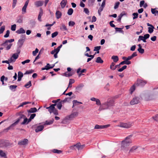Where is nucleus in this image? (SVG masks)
I'll list each match as a JSON object with an SVG mask.
<instances>
[{"label":"nucleus","instance_id":"59","mask_svg":"<svg viewBox=\"0 0 158 158\" xmlns=\"http://www.w3.org/2000/svg\"><path fill=\"white\" fill-rule=\"evenodd\" d=\"M33 72L34 71L32 70L29 71H27L26 72V73H24V74H31L33 73Z\"/></svg>","mask_w":158,"mask_h":158},{"label":"nucleus","instance_id":"40","mask_svg":"<svg viewBox=\"0 0 158 158\" xmlns=\"http://www.w3.org/2000/svg\"><path fill=\"white\" fill-rule=\"evenodd\" d=\"M28 119L26 117L24 118L23 121L21 123V124L24 125L25 124H27V122Z\"/></svg>","mask_w":158,"mask_h":158},{"label":"nucleus","instance_id":"19","mask_svg":"<svg viewBox=\"0 0 158 158\" xmlns=\"http://www.w3.org/2000/svg\"><path fill=\"white\" fill-rule=\"evenodd\" d=\"M3 22H1L0 23V27L2 25V24ZM5 26H2L0 28V34H1L5 30Z\"/></svg>","mask_w":158,"mask_h":158},{"label":"nucleus","instance_id":"50","mask_svg":"<svg viewBox=\"0 0 158 158\" xmlns=\"http://www.w3.org/2000/svg\"><path fill=\"white\" fill-rule=\"evenodd\" d=\"M16 25L14 24L11 26V30L12 31H15L16 30Z\"/></svg>","mask_w":158,"mask_h":158},{"label":"nucleus","instance_id":"36","mask_svg":"<svg viewBox=\"0 0 158 158\" xmlns=\"http://www.w3.org/2000/svg\"><path fill=\"white\" fill-rule=\"evenodd\" d=\"M19 122V119H17V120L13 123L10 126L11 127H13L16 125Z\"/></svg>","mask_w":158,"mask_h":158},{"label":"nucleus","instance_id":"13","mask_svg":"<svg viewBox=\"0 0 158 158\" xmlns=\"http://www.w3.org/2000/svg\"><path fill=\"white\" fill-rule=\"evenodd\" d=\"M35 5L37 7L42 6L44 4V2L42 1H38L35 2Z\"/></svg>","mask_w":158,"mask_h":158},{"label":"nucleus","instance_id":"55","mask_svg":"<svg viewBox=\"0 0 158 158\" xmlns=\"http://www.w3.org/2000/svg\"><path fill=\"white\" fill-rule=\"evenodd\" d=\"M101 48V46H96L94 48V51H99Z\"/></svg>","mask_w":158,"mask_h":158},{"label":"nucleus","instance_id":"35","mask_svg":"<svg viewBox=\"0 0 158 158\" xmlns=\"http://www.w3.org/2000/svg\"><path fill=\"white\" fill-rule=\"evenodd\" d=\"M52 152L54 153L60 154L62 152V151L56 149H54L52 151Z\"/></svg>","mask_w":158,"mask_h":158},{"label":"nucleus","instance_id":"1","mask_svg":"<svg viewBox=\"0 0 158 158\" xmlns=\"http://www.w3.org/2000/svg\"><path fill=\"white\" fill-rule=\"evenodd\" d=\"M132 136V135H128L121 141V148L124 152H126L128 151L127 147L132 143V140L131 139Z\"/></svg>","mask_w":158,"mask_h":158},{"label":"nucleus","instance_id":"2","mask_svg":"<svg viewBox=\"0 0 158 158\" xmlns=\"http://www.w3.org/2000/svg\"><path fill=\"white\" fill-rule=\"evenodd\" d=\"M158 87L154 88L153 90L146 94L145 95V98L147 101H150L154 99V96L158 94V91L156 90Z\"/></svg>","mask_w":158,"mask_h":158},{"label":"nucleus","instance_id":"53","mask_svg":"<svg viewBox=\"0 0 158 158\" xmlns=\"http://www.w3.org/2000/svg\"><path fill=\"white\" fill-rule=\"evenodd\" d=\"M23 76V74L21 71H19L18 73V77L22 78Z\"/></svg>","mask_w":158,"mask_h":158},{"label":"nucleus","instance_id":"34","mask_svg":"<svg viewBox=\"0 0 158 158\" xmlns=\"http://www.w3.org/2000/svg\"><path fill=\"white\" fill-rule=\"evenodd\" d=\"M73 11V10L72 8H70L68 11L67 14L68 15H70L72 14Z\"/></svg>","mask_w":158,"mask_h":158},{"label":"nucleus","instance_id":"16","mask_svg":"<svg viewBox=\"0 0 158 158\" xmlns=\"http://www.w3.org/2000/svg\"><path fill=\"white\" fill-rule=\"evenodd\" d=\"M16 32L18 34H20L24 33L25 31L23 28H20L19 30H17Z\"/></svg>","mask_w":158,"mask_h":158},{"label":"nucleus","instance_id":"58","mask_svg":"<svg viewBox=\"0 0 158 158\" xmlns=\"http://www.w3.org/2000/svg\"><path fill=\"white\" fill-rule=\"evenodd\" d=\"M43 14V11L42 9L41 8H40V11L39 13V15L41 16H42Z\"/></svg>","mask_w":158,"mask_h":158},{"label":"nucleus","instance_id":"44","mask_svg":"<svg viewBox=\"0 0 158 158\" xmlns=\"http://www.w3.org/2000/svg\"><path fill=\"white\" fill-rule=\"evenodd\" d=\"M132 15L134 16L133 19H134L138 17V14L137 13H134L132 14Z\"/></svg>","mask_w":158,"mask_h":158},{"label":"nucleus","instance_id":"33","mask_svg":"<svg viewBox=\"0 0 158 158\" xmlns=\"http://www.w3.org/2000/svg\"><path fill=\"white\" fill-rule=\"evenodd\" d=\"M31 86V81H29L28 82H27L26 84L24 86L26 88H28L30 86Z\"/></svg>","mask_w":158,"mask_h":158},{"label":"nucleus","instance_id":"39","mask_svg":"<svg viewBox=\"0 0 158 158\" xmlns=\"http://www.w3.org/2000/svg\"><path fill=\"white\" fill-rule=\"evenodd\" d=\"M50 64H47V65L46 66H45V67L44 68H42V70H44L45 69H46L47 70H48L49 69H48V68H50V67L49 66H50Z\"/></svg>","mask_w":158,"mask_h":158},{"label":"nucleus","instance_id":"46","mask_svg":"<svg viewBox=\"0 0 158 158\" xmlns=\"http://www.w3.org/2000/svg\"><path fill=\"white\" fill-rule=\"evenodd\" d=\"M120 4V2H118L115 3V5L114 7V8L115 9H117L119 5Z\"/></svg>","mask_w":158,"mask_h":158},{"label":"nucleus","instance_id":"22","mask_svg":"<svg viewBox=\"0 0 158 158\" xmlns=\"http://www.w3.org/2000/svg\"><path fill=\"white\" fill-rule=\"evenodd\" d=\"M19 53L20 51H19L17 53H14L12 55L11 57H13L14 59H15V60H16L18 58L19 56Z\"/></svg>","mask_w":158,"mask_h":158},{"label":"nucleus","instance_id":"3","mask_svg":"<svg viewBox=\"0 0 158 158\" xmlns=\"http://www.w3.org/2000/svg\"><path fill=\"white\" fill-rule=\"evenodd\" d=\"M114 104V102L113 101H110L109 102H105L102 104L99 107V110L101 111L102 110L109 108L110 107L113 106Z\"/></svg>","mask_w":158,"mask_h":158},{"label":"nucleus","instance_id":"9","mask_svg":"<svg viewBox=\"0 0 158 158\" xmlns=\"http://www.w3.org/2000/svg\"><path fill=\"white\" fill-rule=\"evenodd\" d=\"M110 126V124H107L105 125H96L94 127V129H101L106 128Z\"/></svg>","mask_w":158,"mask_h":158},{"label":"nucleus","instance_id":"56","mask_svg":"<svg viewBox=\"0 0 158 158\" xmlns=\"http://www.w3.org/2000/svg\"><path fill=\"white\" fill-rule=\"evenodd\" d=\"M26 116L24 114H23L22 115H21L20 116H19V118L17 119H19V122L20 121V119L21 118H24Z\"/></svg>","mask_w":158,"mask_h":158},{"label":"nucleus","instance_id":"24","mask_svg":"<svg viewBox=\"0 0 158 158\" xmlns=\"http://www.w3.org/2000/svg\"><path fill=\"white\" fill-rule=\"evenodd\" d=\"M152 13L155 15H158V10H156L155 9L152 8L151 9Z\"/></svg>","mask_w":158,"mask_h":158},{"label":"nucleus","instance_id":"42","mask_svg":"<svg viewBox=\"0 0 158 158\" xmlns=\"http://www.w3.org/2000/svg\"><path fill=\"white\" fill-rule=\"evenodd\" d=\"M137 50L139 52V53L141 54L144 53V49L142 48H139Z\"/></svg>","mask_w":158,"mask_h":158},{"label":"nucleus","instance_id":"31","mask_svg":"<svg viewBox=\"0 0 158 158\" xmlns=\"http://www.w3.org/2000/svg\"><path fill=\"white\" fill-rule=\"evenodd\" d=\"M148 32L150 33H151L153 32V31L154 30L153 29H154V27L153 26V27H148Z\"/></svg>","mask_w":158,"mask_h":158},{"label":"nucleus","instance_id":"38","mask_svg":"<svg viewBox=\"0 0 158 158\" xmlns=\"http://www.w3.org/2000/svg\"><path fill=\"white\" fill-rule=\"evenodd\" d=\"M127 68V65H124L123 67H122L121 68L119 69L118 70V71L119 72H121L124 70L125 69H126Z\"/></svg>","mask_w":158,"mask_h":158},{"label":"nucleus","instance_id":"12","mask_svg":"<svg viewBox=\"0 0 158 158\" xmlns=\"http://www.w3.org/2000/svg\"><path fill=\"white\" fill-rule=\"evenodd\" d=\"M28 141L27 139H25L23 140L19 141L18 144L20 145H25L27 143Z\"/></svg>","mask_w":158,"mask_h":158},{"label":"nucleus","instance_id":"48","mask_svg":"<svg viewBox=\"0 0 158 158\" xmlns=\"http://www.w3.org/2000/svg\"><path fill=\"white\" fill-rule=\"evenodd\" d=\"M52 113H53L55 115H58V110L56 109L55 108L52 111Z\"/></svg>","mask_w":158,"mask_h":158},{"label":"nucleus","instance_id":"11","mask_svg":"<svg viewBox=\"0 0 158 158\" xmlns=\"http://www.w3.org/2000/svg\"><path fill=\"white\" fill-rule=\"evenodd\" d=\"M139 147V146L137 145L132 146L130 149L129 153H134Z\"/></svg>","mask_w":158,"mask_h":158},{"label":"nucleus","instance_id":"26","mask_svg":"<svg viewBox=\"0 0 158 158\" xmlns=\"http://www.w3.org/2000/svg\"><path fill=\"white\" fill-rule=\"evenodd\" d=\"M0 156L4 158H7L6 153L2 150H0Z\"/></svg>","mask_w":158,"mask_h":158},{"label":"nucleus","instance_id":"21","mask_svg":"<svg viewBox=\"0 0 158 158\" xmlns=\"http://www.w3.org/2000/svg\"><path fill=\"white\" fill-rule=\"evenodd\" d=\"M111 59L113 60L114 62L116 63L118 60V57L117 56H113L111 57Z\"/></svg>","mask_w":158,"mask_h":158},{"label":"nucleus","instance_id":"57","mask_svg":"<svg viewBox=\"0 0 158 158\" xmlns=\"http://www.w3.org/2000/svg\"><path fill=\"white\" fill-rule=\"evenodd\" d=\"M30 61V60L27 59L25 60L22 62V64H24L26 63H29Z\"/></svg>","mask_w":158,"mask_h":158},{"label":"nucleus","instance_id":"45","mask_svg":"<svg viewBox=\"0 0 158 158\" xmlns=\"http://www.w3.org/2000/svg\"><path fill=\"white\" fill-rule=\"evenodd\" d=\"M58 34V32L57 31H55L52 34V37L54 38V37L56 36Z\"/></svg>","mask_w":158,"mask_h":158},{"label":"nucleus","instance_id":"43","mask_svg":"<svg viewBox=\"0 0 158 158\" xmlns=\"http://www.w3.org/2000/svg\"><path fill=\"white\" fill-rule=\"evenodd\" d=\"M56 105H57V107L58 109L60 110L61 109L62 105L61 102L58 103L57 104H56Z\"/></svg>","mask_w":158,"mask_h":158},{"label":"nucleus","instance_id":"7","mask_svg":"<svg viewBox=\"0 0 158 158\" xmlns=\"http://www.w3.org/2000/svg\"><path fill=\"white\" fill-rule=\"evenodd\" d=\"M147 83L146 81L142 80H137L135 85L136 86H144Z\"/></svg>","mask_w":158,"mask_h":158},{"label":"nucleus","instance_id":"18","mask_svg":"<svg viewBox=\"0 0 158 158\" xmlns=\"http://www.w3.org/2000/svg\"><path fill=\"white\" fill-rule=\"evenodd\" d=\"M56 105V104H53L50 106V108L49 110V112L50 113H52V111L55 109V106Z\"/></svg>","mask_w":158,"mask_h":158},{"label":"nucleus","instance_id":"63","mask_svg":"<svg viewBox=\"0 0 158 158\" xmlns=\"http://www.w3.org/2000/svg\"><path fill=\"white\" fill-rule=\"evenodd\" d=\"M144 38L145 39H147L150 36V35L148 34H146L145 35H144Z\"/></svg>","mask_w":158,"mask_h":158},{"label":"nucleus","instance_id":"37","mask_svg":"<svg viewBox=\"0 0 158 158\" xmlns=\"http://www.w3.org/2000/svg\"><path fill=\"white\" fill-rule=\"evenodd\" d=\"M95 0H89L88 2V5L89 6H92L94 3Z\"/></svg>","mask_w":158,"mask_h":158},{"label":"nucleus","instance_id":"60","mask_svg":"<svg viewBox=\"0 0 158 158\" xmlns=\"http://www.w3.org/2000/svg\"><path fill=\"white\" fill-rule=\"evenodd\" d=\"M84 11L86 14H89V10L87 8H84Z\"/></svg>","mask_w":158,"mask_h":158},{"label":"nucleus","instance_id":"41","mask_svg":"<svg viewBox=\"0 0 158 158\" xmlns=\"http://www.w3.org/2000/svg\"><path fill=\"white\" fill-rule=\"evenodd\" d=\"M155 121L158 122V114L153 116L152 118Z\"/></svg>","mask_w":158,"mask_h":158},{"label":"nucleus","instance_id":"32","mask_svg":"<svg viewBox=\"0 0 158 158\" xmlns=\"http://www.w3.org/2000/svg\"><path fill=\"white\" fill-rule=\"evenodd\" d=\"M115 64L114 62H112L110 66V69L112 70H114L116 69V67H115Z\"/></svg>","mask_w":158,"mask_h":158},{"label":"nucleus","instance_id":"30","mask_svg":"<svg viewBox=\"0 0 158 158\" xmlns=\"http://www.w3.org/2000/svg\"><path fill=\"white\" fill-rule=\"evenodd\" d=\"M135 85H133L130 89V93L132 94L135 89Z\"/></svg>","mask_w":158,"mask_h":158},{"label":"nucleus","instance_id":"15","mask_svg":"<svg viewBox=\"0 0 158 158\" xmlns=\"http://www.w3.org/2000/svg\"><path fill=\"white\" fill-rule=\"evenodd\" d=\"M67 3V1L66 0H63L60 2V5L62 8H64L66 4Z\"/></svg>","mask_w":158,"mask_h":158},{"label":"nucleus","instance_id":"25","mask_svg":"<svg viewBox=\"0 0 158 158\" xmlns=\"http://www.w3.org/2000/svg\"><path fill=\"white\" fill-rule=\"evenodd\" d=\"M95 61L97 63L101 64L103 62V61L102 59L100 57H97Z\"/></svg>","mask_w":158,"mask_h":158},{"label":"nucleus","instance_id":"10","mask_svg":"<svg viewBox=\"0 0 158 158\" xmlns=\"http://www.w3.org/2000/svg\"><path fill=\"white\" fill-rule=\"evenodd\" d=\"M30 0H27L25 2L24 6L22 8V14H24L26 12V8Z\"/></svg>","mask_w":158,"mask_h":158},{"label":"nucleus","instance_id":"23","mask_svg":"<svg viewBox=\"0 0 158 158\" xmlns=\"http://www.w3.org/2000/svg\"><path fill=\"white\" fill-rule=\"evenodd\" d=\"M37 110L35 107L31 108L28 111V112L30 113H33L36 112Z\"/></svg>","mask_w":158,"mask_h":158},{"label":"nucleus","instance_id":"14","mask_svg":"<svg viewBox=\"0 0 158 158\" xmlns=\"http://www.w3.org/2000/svg\"><path fill=\"white\" fill-rule=\"evenodd\" d=\"M44 127L43 125H40L37 127L35 130L36 132H38L39 131H42L44 129Z\"/></svg>","mask_w":158,"mask_h":158},{"label":"nucleus","instance_id":"28","mask_svg":"<svg viewBox=\"0 0 158 158\" xmlns=\"http://www.w3.org/2000/svg\"><path fill=\"white\" fill-rule=\"evenodd\" d=\"M61 26L60 28V29L63 31H67V29L66 26L64 24H61Z\"/></svg>","mask_w":158,"mask_h":158},{"label":"nucleus","instance_id":"8","mask_svg":"<svg viewBox=\"0 0 158 158\" xmlns=\"http://www.w3.org/2000/svg\"><path fill=\"white\" fill-rule=\"evenodd\" d=\"M140 102V98L138 97H135L133 98L130 102V104L131 105L137 104Z\"/></svg>","mask_w":158,"mask_h":158},{"label":"nucleus","instance_id":"54","mask_svg":"<svg viewBox=\"0 0 158 158\" xmlns=\"http://www.w3.org/2000/svg\"><path fill=\"white\" fill-rule=\"evenodd\" d=\"M8 61H9V63H12L14 62L15 61V59H14L13 57H11L8 60Z\"/></svg>","mask_w":158,"mask_h":158},{"label":"nucleus","instance_id":"49","mask_svg":"<svg viewBox=\"0 0 158 158\" xmlns=\"http://www.w3.org/2000/svg\"><path fill=\"white\" fill-rule=\"evenodd\" d=\"M75 24V23L72 21H70L69 23V25L70 26H73Z\"/></svg>","mask_w":158,"mask_h":158},{"label":"nucleus","instance_id":"17","mask_svg":"<svg viewBox=\"0 0 158 158\" xmlns=\"http://www.w3.org/2000/svg\"><path fill=\"white\" fill-rule=\"evenodd\" d=\"M55 14L56 17L57 19L60 18L62 15L61 13L59 10H57L56 11Z\"/></svg>","mask_w":158,"mask_h":158},{"label":"nucleus","instance_id":"62","mask_svg":"<svg viewBox=\"0 0 158 158\" xmlns=\"http://www.w3.org/2000/svg\"><path fill=\"white\" fill-rule=\"evenodd\" d=\"M68 118H69V119L71 120L72 119L75 118V117L74 116V115H73V114H71L70 115H69V116Z\"/></svg>","mask_w":158,"mask_h":158},{"label":"nucleus","instance_id":"51","mask_svg":"<svg viewBox=\"0 0 158 158\" xmlns=\"http://www.w3.org/2000/svg\"><path fill=\"white\" fill-rule=\"evenodd\" d=\"M10 34V31L8 30H7L6 32V34L4 36L5 38H7L9 37Z\"/></svg>","mask_w":158,"mask_h":158},{"label":"nucleus","instance_id":"20","mask_svg":"<svg viewBox=\"0 0 158 158\" xmlns=\"http://www.w3.org/2000/svg\"><path fill=\"white\" fill-rule=\"evenodd\" d=\"M16 85H11L9 86V88L10 89L13 91H15L17 87Z\"/></svg>","mask_w":158,"mask_h":158},{"label":"nucleus","instance_id":"29","mask_svg":"<svg viewBox=\"0 0 158 158\" xmlns=\"http://www.w3.org/2000/svg\"><path fill=\"white\" fill-rule=\"evenodd\" d=\"M24 41L21 39L19 40L18 44L19 47H21L23 45Z\"/></svg>","mask_w":158,"mask_h":158},{"label":"nucleus","instance_id":"27","mask_svg":"<svg viewBox=\"0 0 158 158\" xmlns=\"http://www.w3.org/2000/svg\"><path fill=\"white\" fill-rule=\"evenodd\" d=\"M23 16H19L17 19V22L18 23H22L23 22Z\"/></svg>","mask_w":158,"mask_h":158},{"label":"nucleus","instance_id":"4","mask_svg":"<svg viewBox=\"0 0 158 158\" xmlns=\"http://www.w3.org/2000/svg\"><path fill=\"white\" fill-rule=\"evenodd\" d=\"M14 40V39L7 40L4 43L2 44L1 45L5 47L6 50H9L10 48L12 45L11 43L13 42Z\"/></svg>","mask_w":158,"mask_h":158},{"label":"nucleus","instance_id":"61","mask_svg":"<svg viewBox=\"0 0 158 158\" xmlns=\"http://www.w3.org/2000/svg\"><path fill=\"white\" fill-rule=\"evenodd\" d=\"M156 36H154L152 37L151 38V40L154 41L156 40Z\"/></svg>","mask_w":158,"mask_h":158},{"label":"nucleus","instance_id":"6","mask_svg":"<svg viewBox=\"0 0 158 158\" xmlns=\"http://www.w3.org/2000/svg\"><path fill=\"white\" fill-rule=\"evenodd\" d=\"M133 125L134 123L132 122H129L127 123H121L118 126L125 128H129L131 127Z\"/></svg>","mask_w":158,"mask_h":158},{"label":"nucleus","instance_id":"47","mask_svg":"<svg viewBox=\"0 0 158 158\" xmlns=\"http://www.w3.org/2000/svg\"><path fill=\"white\" fill-rule=\"evenodd\" d=\"M38 52H39V50L37 48H36L35 49V51H33V52H32L33 55L34 56H35L36 55V54Z\"/></svg>","mask_w":158,"mask_h":158},{"label":"nucleus","instance_id":"5","mask_svg":"<svg viewBox=\"0 0 158 158\" xmlns=\"http://www.w3.org/2000/svg\"><path fill=\"white\" fill-rule=\"evenodd\" d=\"M85 147V144L81 145L80 142L71 146L70 148L72 150H76L77 149L78 150H81L83 149Z\"/></svg>","mask_w":158,"mask_h":158},{"label":"nucleus","instance_id":"64","mask_svg":"<svg viewBox=\"0 0 158 158\" xmlns=\"http://www.w3.org/2000/svg\"><path fill=\"white\" fill-rule=\"evenodd\" d=\"M144 38V36H143L141 35H140L139 36V39H138V41H139L140 40H142Z\"/></svg>","mask_w":158,"mask_h":158},{"label":"nucleus","instance_id":"52","mask_svg":"<svg viewBox=\"0 0 158 158\" xmlns=\"http://www.w3.org/2000/svg\"><path fill=\"white\" fill-rule=\"evenodd\" d=\"M5 77L4 76V75L2 76L1 77L0 80L2 82V85H4V80L5 79Z\"/></svg>","mask_w":158,"mask_h":158}]
</instances>
